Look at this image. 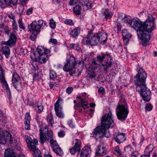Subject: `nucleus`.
Listing matches in <instances>:
<instances>
[{
    "label": "nucleus",
    "mask_w": 157,
    "mask_h": 157,
    "mask_svg": "<svg viewBox=\"0 0 157 157\" xmlns=\"http://www.w3.org/2000/svg\"><path fill=\"white\" fill-rule=\"evenodd\" d=\"M78 2L82 6H84L86 7V9H90L92 8L93 5L92 3L90 2L89 0H71L69 4L71 6L76 4Z\"/></svg>",
    "instance_id": "obj_11"
},
{
    "label": "nucleus",
    "mask_w": 157,
    "mask_h": 157,
    "mask_svg": "<svg viewBox=\"0 0 157 157\" xmlns=\"http://www.w3.org/2000/svg\"><path fill=\"white\" fill-rule=\"evenodd\" d=\"M65 135L64 132L63 130H61L58 132V136L60 137H63Z\"/></svg>",
    "instance_id": "obj_58"
},
{
    "label": "nucleus",
    "mask_w": 157,
    "mask_h": 157,
    "mask_svg": "<svg viewBox=\"0 0 157 157\" xmlns=\"http://www.w3.org/2000/svg\"><path fill=\"white\" fill-rule=\"evenodd\" d=\"M145 86H136V90L139 92L144 101H148L151 98V92Z\"/></svg>",
    "instance_id": "obj_9"
},
{
    "label": "nucleus",
    "mask_w": 157,
    "mask_h": 157,
    "mask_svg": "<svg viewBox=\"0 0 157 157\" xmlns=\"http://www.w3.org/2000/svg\"><path fill=\"white\" fill-rule=\"evenodd\" d=\"M138 155V153L137 151H135L133 152L130 157H137Z\"/></svg>",
    "instance_id": "obj_64"
},
{
    "label": "nucleus",
    "mask_w": 157,
    "mask_h": 157,
    "mask_svg": "<svg viewBox=\"0 0 157 157\" xmlns=\"http://www.w3.org/2000/svg\"><path fill=\"white\" fill-rule=\"evenodd\" d=\"M73 90V89L72 87H68L66 90V92L69 94H70L71 93L72 90Z\"/></svg>",
    "instance_id": "obj_61"
},
{
    "label": "nucleus",
    "mask_w": 157,
    "mask_h": 157,
    "mask_svg": "<svg viewBox=\"0 0 157 157\" xmlns=\"http://www.w3.org/2000/svg\"><path fill=\"white\" fill-rule=\"evenodd\" d=\"M19 27L20 29H22L25 31V27L24 24L23 23L22 20L21 18H20L18 21Z\"/></svg>",
    "instance_id": "obj_43"
},
{
    "label": "nucleus",
    "mask_w": 157,
    "mask_h": 157,
    "mask_svg": "<svg viewBox=\"0 0 157 157\" xmlns=\"http://www.w3.org/2000/svg\"><path fill=\"white\" fill-rule=\"evenodd\" d=\"M99 42H101L103 43H106L107 40V34L103 31L98 32L97 35Z\"/></svg>",
    "instance_id": "obj_21"
},
{
    "label": "nucleus",
    "mask_w": 157,
    "mask_h": 157,
    "mask_svg": "<svg viewBox=\"0 0 157 157\" xmlns=\"http://www.w3.org/2000/svg\"><path fill=\"white\" fill-rule=\"evenodd\" d=\"M30 121H25V128L26 130H29L30 129Z\"/></svg>",
    "instance_id": "obj_50"
},
{
    "label": "nucleus",
    "mask_w": 157,
    "mask_h": 157,
    "mask_svg": "<svg viewBox=\"0 0 157 157\" xmlns=\"http://www.w3.org/2000/svg\"><path fill=\"white\" fill-rule=\"evenodd\" d=\"M134 152L132 146L128 145L124 147L123 153L124 154L126 157L128 156V155L132 154Z\"/></svg>",
    "instance_id": "obj_30"
},
{
    "label": "nucleus",
    "mask_w": 157,
    "mask_h": 157,
    "mask_svg": "<svg viewBox=\"0 0 157 157\" xmlns=\"http://www.w3.org/2000/svg\"><path fill=\"white\" fill-rule=\"evenodd\" d=\"M0 70L1 72L0 73V80L1 82L4 84H5V87L6 88V90L7 93L9 94L10 95H11V92L10 90V89L9 88L8 84L7 83L6 81L5 80V77L4 75L3 74L2 71V67H1Z\"/></svg>",
    "instance_id": "obj_18"
},
{
    "label": "nucleus",
    "mask_w": 157,
    "mask_h": 157,
    "mask_svg": "<svg viewBox=\"0 0 157 157\" xmlns=\"http://www.w3.org/2000/svg\"><path fill=\"white\" fill-rule=\"evenodd\" d=\"M46 22L43 20H39L38 21L37 25L39 26L40 28V29L42 27L45 26L46 25Z\"/></svg>",
    "instance_id": "obj_45"
},
{
    "label": "nucleus",
    "mask_w": 157,
    "mask_h": 157,
    "mask_svg": "<svg viewBox=\"0 0 157 157\" xmlns=\"http://www.w3.org/2000/svg\"><path fill=\"white\" fill-rule=\"evenodd\" d=\"M47 121L51 126H52V125L54 123V121L52 117H47Z\"/></svg>",
    "instance_id": "obj_53"
},
{
    "label": "nucleus",
    "mask_w": 157,
    "mask_h": 157,
    "mask_svg": "<svg viewBox=\"0 0 157 157\" xmlns=\"http://www.w3.org/2000/svg\"><path fill=\"white\" fill-rule=\"evenodd\" d=\"M16 2H13L12 0H0V6L2 8L6 7L8 5H12L14 6Z\"/></svg>",
    "instance_id": "obj_25"
},
{
    "label": "nucleus",
    "mask_w": 157,
    "mask_h": 157,
    "mask_svg": "<svg viewBox=\"0 0 157 157\" xmlns=\"http://www.w3.org/2000/svg\"><path fill=\"white\" fill-rule=\"evenodd\" d=\"M105 58H109L110 60H112V58L110 56V54L107 52L105 54L101 53L100 54L98 55L96 58L97 62L101 63H103Z\"/></svg>",
    "instance_id": "obj_19"
},
{
    "label": "nucleus",
    "mask_w": 157,
    "mask_h": 157,
    "mask_svg": "<svg viewBox=\"0 0 157 157\" xmlns=\"http://www.w3.org/2000/svg\"><path fill=\"white\" fill-rule=\"evenodd\" d=\"M77 98L80 100V101H82V107L84 109H85L86 108H88L89 106L88 104L86 103V102L84 98L82 97H78Z\"/></svg>",
    "instance_id": "obj_36"
},
{
    "label": "nucleus",
    "mask_w": 157,
    "mask_h": 157,
    "mask_svg": "<svg viewBox=\"0 0 157 157\" xmlns=\"http://www.w3.org/2000/svg\"><path fill=\"white\" fill-rule=\"evenodd\" d=\"M86 60L85 59H82L81 60H78L76 62V64H78L79 65H82V66H84L85 63V61Z\"/></svg>",
    "instance_id": "obj_55"
},
{
    "label": "nucleus",
    "mask_w": 157,
    "mask_h": 157,
    "mask_svg": "<svg viewBox=\"0 0 157 157\" xmlns=\"http://www.w3.org/2000/svg\"><path fill=\"white\" fill-rule=\"evenodd\" d=\"M64 23L66 24L69 25L71 26L73 25H74V22L71 19H67L64 21Z\"/></svg>",
    "instance_id": "obj_48"
},
{
    "label": "nucleus",
    "mask_w": 157,
    "mask_h": 157,
    "mask_svg": "<svg viewBox=\"0 0 157 157\" xmlns=\"http://www.w3.org/2000/svg\"><path fill=\"white\" fill-rule=\"evenodd\" d=\"M74 13L76 15H80L81 13V8L79 5H76L73 9Z\"/></svg>",
    "instance_id": "obj_35"
},
{
    "label": "nucleus",
    "mask_w": 157,
    "mask_h": 157,
    "mask_svg": "<svg viewBox=\"0 0 157 157\" xmlns=\"http://www.w3.org/2000/svg\"><path fill=\"white\" fill-rule=\"evenodd\" d=\"M38 33L36 32H33L32 33L30 36V39L31 40L34 41L36 38L37 35L39 33Z\"/></svg>",
    "instance_id": "obj_49"
},
{
    "label": "nucleus",
    "mask_w": 157,
    "mask_h": 157,
    "mask_svg": "<svg viewBox=\"0 0 157 157\" xmlns=\"http://www.w3.org/2000/svg\"><path fill=\"white\" fill-rule=\"evenodd\" d=\"M26 3V1L25 0H22L21 3L20 4V6L18 7L17 13L20 14H22L24 11V5Z\"/></svg>",
    "instance_id": "obj_32"
},
{
    "label": "nucleus",
    "mask_w": 157,
    "mask_h": 157,
    "mask_svg": "<svg viewBox=\"0 0 157 157\" xmlns=\"http://www.w3.org/2000/svg\"><path fill=\"white\" fill-rule=\"evenodd\" d=\"M117 32L118 33L121 31V24L120 23H117Z\"/></svg>",
    "instance_id": "obj_62"
},
{
    "label": "nucleus",
    "mask_w": 157,
    "mask_h": 157,
    "mask_svg": "<svg viewBox=\"0 0 157 157\" xmlns=\"http://www.w3.org/2000/svg\"><path fill=\"white\" fill-rule=\"evenodd\" d=\"M62 99H59L54 104V109L56 114L57 117L60 118L64 117V115L62 111V108L59 104L60 101Z\"/></svg>",
    "instance_id": "obj_12"
},
{
    "label": "nucleus",
    "mask_w": 157,
    "mask_h": 157,
    "mask_svg": "<svg viewBox=\"0 0 157 157\" xmlns=\"http://www.w3.org/2000/svg\"><path fill=\"white\" fill-rule=\"evenodd\" d=\"M113 140L118 144L124 142L126 140L124 133H116L113 135Z\"/></svg>",
    "instance_id": "obj_17"
},
{
    "label": "nucleus",
    "mask_w": 157,
    "mask_h": 157,
    "mask_svg": "<svg viewBox=\"0 0 157 157\" xmlns=\"http://www.w3.org/2000/svg\"><path fill=\"white\" fill-rule=\"evenodd\" d=\"M91 150L90 147L87 146L84 147L81 150L80 154L83 157L84 155H86L90 157L91 153Z\"/></svg>",
    "instance_id": "obj_28"
},
{
    "label": "nucleus",
    "mask_w": 157,
    "mask_h": 157,
    "mask_svg": "<svg viewBox=\"0 0 157 157\" xmlns=\"http://www.w3.org/2000/svg\"><path fill=\"white\" fill-rule=\"evenodd\" d=\"M75 144L74 147L69 149L70 153L72 155H74L77 152H80L81 150V142L79 140L76 139L74 141Z\"/></svg>",
    "instance_id": "obj_14"
},
{
    "label": "nucleus",
    "mask_w": 157,
    "mask_h": 157,
    "mask_svg": "<svg viewBox=\"0 0 157 157\" xmlns=\"http://www.w3.org/2000/svg\"><path fill=\"white\" fill-rule=\"evenodd\" d=\"M147 74L142 68H140L138 73L135 76L134 81L137 86H145L146 85V79Z\"/></svg>",
    "instance_id": "obj_6"
},
{
    "label": "nucleus",
    "mask_w": 157,
    "mask_h": 157,
    "mask_svg": "<svg viewBox=\"0 0 157 157\" xmlns=\"http://www.w3.org/2000/svg\"><path fill=\"white\" fill-rule=\"evenodd\" d=\"M37 25V22L34 21L28 26L29 30L30 32H36L39 33L40 29Z\"/></svg>",
    "instance_id": "obj_20"
},
{
    "label": "nucleus",
    "mask_w": 157,
    "mask_h": 157,
    "mask_svg": "<svg viewBox=\"0 0 157 157\" xmlns=\"http://www.w3.org/2000/svg\"><path fill=\"white\" fill-rule=\"evenodd\" d=\"M14 155L12 151H10L9 150H6L5 152V157H13Z\"/></svg>",
    "instance_id": "obj_44"
},
{
    "label": "nucleus",
    "mask_w": 157,
    "mask_h": 157,
    "mask_svg": "<svg viewBox=\"0 0 157 157\" xmlns=\"http://www.w3.org/2000/svg\"><path fill=\"white\" fill-rule=\"evenodd\" d=\"M8 140H9L10 144L12 143V137L10 133L8 131L2 132L0 135V143L4 144L6 143Z\"/></svg>",
    "instance_id": "obj_10"
},
{
    "label": "nucleus",
    "mask_w": 157,
    "mask_h": 157,
    "mask_svg": "<svg viewBox=\"0 0 157 157\" xmlns=\"http://www.w3.org/2000/svg\"><path fill=\"white\" fill-rule=\"evenodd\" d=\"M153 146V145L151 144L147 146L144 151L146 154L142 155L140 157H150V153L152 152L154 148Z\"/></svg>",
    "instance_id": "obj_26"
},
{
    "label": "nucleus",
    "mask_w": 157,
    "mask_h": 157,
    "mask_svg": "<svg viewBox=\"0 0 157 157\" xmlns=\"http://www.w3.org/2000/svg\"><path fill=\"white\" fill-rule=\"evenodd\" d=\"M114 153L117 156H120L121 155V150L119 147L116 146L115 147Z\"/></svg>",
    "instance_id": "obj_46"
},
{
    "label": "nucleus",
    "mask_w": 157,
    "mask_h": 157,
    "mask_svg": "<svg viewBox=\"0 0 157 157\" xmlns=\"http://www.w3.org/2000/svg\"><path fill=\"white\" fill-rule=\"evenodd\" d=\"M36 100H33L32 101H29V99H27V104L32 106L34 109H36Z\"/></svg>",
    "instance_id": "obj_42"
},
{
    "label": "nucleus",
    "mask_w": 157,
    "mask_h": 157,
    "mask_svg": "<svg viewBox=\"0 0 157 157\" xmlns=\"http://www.w3.org/2000/svg\"><path fill=\"white\" fill-rule=\"evenodd\" d=\"M50 78L54 81L56 79L57 80V75L56 73L54 71L51 70L50 71L49 73Z\"/></svg>",
    "instance_id": "obj_39"
},
{
    "label": "nucleus",
    "mask_w": 157,
    "mask_h": 157,
    "mask_svg": "<svg viewBox=\"0 0 157 157\" xmlns=\"http://www.w3.org/2000/svg\"><path fill=\"white\" fill-rule=\"evenodd\" d=\"M104 15L106 19L111 18L113 15V13L107 9H103Z\"/></svg>",
    "instance_id": "obj_34"
},
{
    "label": "nucleus",
    "mask_w": 157,
    "mask_h": 157,
    "mask_svg": "<svg viewBox=\"0 0 157 157\" xmlns=\"http://www.w3.org/2000/svg\"><path fill=\"white\" fill-rule=\"evenodd\" d=\"M19 79L20 77L19 75L16 71H14L13 75L12 80V84H15V83L18 82H19Z\"/></svg>",
    "instance_id": "obj_33"
},
{
    "label": "nucleus",
    "mask_w": 157,
    "mask_h": 157,
    "mask_svg": "<svg viewBox=\"0 0 157 157\" xmlns=\"http://www.w3.org/2000/svg\"><path fill=\"white\" fill-rule=\"evenodd\" d=\"M15 84H13L16 90L18 92H21L22 90V84L21 82L15 83Z\"/></svg>",
    "instance_id": "obj_37"
},
{
    "label": "nucleus",
    "mask_w": 157,
    "mask_h": 157,
    "mask_svg": "<svg viewBox=\"0 0 157 157\" xmlns=\"http://www.w3.org/2000/svg\"><path fill=\"white\" fill-rule=\"evenodd\" d=\"M27 146L31 152L37 148V147L34 144H33V140L30 137L28 136L26 140Z\"/></svg>",
    "instance_id": "obj_23"
},
{
    "label": "nucleus",
    "mask_w": 157,
    "mask_h": 157,
    "mask_svg": "<svg viewBox=\"0 0 157 157\" xmlns=\"http://www.w3.org/2000/svg\"><path fill=\"white\" fill-rule=\"evenodd\" d=\"M109 58H107L105 60L104 63L102 64L103 67V70L105 71H107L108 68L111 67L113 63Z\"/></svg>",
    "instance_id": "obj_27"
},
{
    "label": "nucleus",
    "mask_w": 157,
    "mask_h": 157,
    "mask_svg": "<svg viewBox=\"0 0 157 157\" xmlns=\"http://www.w3.org/2000/svg\"><path fill=\"white\" fill-rule=\"evenodd\" d=\"M67 61L63 67V70L65 71L69 72V75L72 76L75 73V66L76 62L75 58L73 56H70L69 59H67Z\"/></svg>",
    "instance_id": "obj_5"
},
{
    "label": "nucleus",
    "mask_w": 157,
    "mask_h": 157,
    "mask_svg": "<svg viewBox=\"0 0 157 157\" xmlns=\"http://www.w3.org/2000/svg\"><path fill=\"white\" fill-rule=\"evenodd\" d=\"M132 19H131V17L127 16H125L122 19V21L126 23L129 24L131 25V22Z\"/></svg>",
    "instance_id": "obj_41"
},
{
    "label": "nucleus",
    "mask_w": 157,
    "mask_h": 157,
    "mask_svg": "<svg viewBox=\"0 0 157 157\" xmlns=\"http://www.w3.org/2000/svg\"><path fill=\"white\" fill-rule=\"evenodd\" d=\"M49 42L52 44H56L57 43V40L55 39L51 38L49 40Z\"/></svg>",
    "instance_id": "obj_63"
},
{
    "label": "nucleus",
    "mask_w": 157,
    "mask_h": 157,
    "mask_svg": "<svg viewBox=\"0 0 157 157\" xmlns=\"http://www.w3.org/2000/svg\"><path fill=\"white\" fill-rule=\"evenodd\" d=\"M31 56L33 61H38L40 63H44L51 56L50 51L42 46H38L36 50Z\"/></svg>",
    "instance_id": "obj_2"
},
{
    "label": "nucleus",
    "mask_w": 157,
    "mask_h": 157,
    "mask_svg": "<svg viewBox=\"0 0 157 157\" xmlns=\"http://www.w3.org/2000/svg\"><path fill=\"white\" fill-rule=\"evenodd\" d=\"M98 93L102 95H104L105 94V90L103 87H101L98 90Z\"/></svg>",
    "instance_id": "obj_52"
},
{
    "label": "nucleus",
    "mask_w": 157,
    "mask_h": 157,
    "mask_svg": "<svg viewBox=\"0 0 157 157\" xmlns=\"http://www.w3.org/2000/svg\"><path fill=\"white\" fill-rule=\"evenodd\" d=\"M113 116L111 111H109L108 114H105L102 117L101 125L100 126L105 129L106 131L107 129L113 127L114 125V123L113 120Z\"/></svg>",
    "instance_id": "obj_4"
},
{
    "label": "nucleus",
    "mask_w": 157,
    "mask_h": 157,
    "mask_svg": "<svg viewBox=\"0 0 157 157\" xmlns=\"http://www.w3.org/2000/svg\"><path fill=\"white\" fill-rule=\"evenodd\" d=\"M155 20L151 14L148 16L147 19L144 22L139 20H132L131 26L137 31L138 37L142 40V46L144 47L148 44L152 35V32L156 28Z\"/></svg>",
    "instance_id": "obj_1"
},
{
    "label": "nucleus",
    "mask_w": 157,
    "mask_h": 157,
    "mask_svg": "<svg viewBox=\"0 0 157 157\" xmlns=\"http://www.w3.org/2000/svg\"><path fill=\"white\" fill-rule=\"evenodd\" d=\"M80 32V28L77 27L73 29L70 28L69 33L71 36L73 38H76Z\"/></svg>",
    "instance_id": "obj_24"
},
{
    "label": "nucleus",
    "mask_w": 157,
    "mask_h": 157,
    "mask_svg": "<svg viewBox=\"0 0 157 157\" xmlns=\"http://www.w3.org/2000/svg\"><path fill=\"white\" fill-rule=\"evenodd\" d=\"M31 117L29 113H27L25 116V121H30Z\"/></svg>",
    "instance_id": "obj_56"
},
{
    "label": "nucleus",
    "mask_w": 157,
    "mask_h": 157,
    "mask_svg": "<svg viewBox=\"0 0 157 157\" xmlns=\"http://www.w3.org/2000/svg\"><path fill=\"white\" fill-rule=\"evenodd\" d=\"M31 152L34 157H42L40 151L38 148Z\"/></svg>",
    "instance_id": "obj_38"
},
{
    "label": "nucleus",
    "mask_w": 157,
    "mask_h": 157,
    "mask_svg": "<svg viewBox=\"0 0 157 157\" xmlns=\"http://www.w3.org/2000/svg\"><path fill=\"white\" fill-rule=\"evenodd\" d=\"M44 125V127L43 128H42V129L44 130V131L45 130V132L46 130H47L46 132H45L44 134V136L46 137V139H47V141L50 140V143L52 144L53 142L55 141H54L53 138L52 132L51 130L48 131V126L45 125Z\"/></svg>",
    "instance_id": "obj_15"
},
{
    "label": "nucleus",
    "mask_w": 157,
    "mask_h": 157,
    "mask_svg": "<svg viewBox=\"0 0 157 157\" xmlns=\"http://www.w3.org/2000/svg\"><path fill=\"white\" fill-rule=\"evenodd\" d=\"M44 109V107L41 103L37 104L36 106V111L38 113H40Z\"/></svg>",
    "instance_id": "obj_40"
},
{
    "label": "nucleus",
    "mask_w": 157,
    "mask_h": 157,
    "mask_svg": "<svg viewBox=\"0 0 157 157\" xmlns=\"http://www.w3.org/2000/svg\"><path fill=\"white\" fill-rule=\"evenodd\" d=\"M41 127V126H40V139L41 144H43L46 141L47 139H46V138L44 134L43 133V132H44V130L42 129Z\"/></svg>",
    "instance_id": "obj_31"
},
{
    "label": "nucleus",
    "mask_w": 157,
    "mask_h": 157,
    "mask_svg": "<svg viewBox=\"0 0 157 157\" xmlns=\"http://www.w3.org/2000/svg\"><path fill=\"white\" fill-rule=\"evenodd\" d=\"M116 115L119 120L123 121L127 117L129 112L128 106L125 99L123 98L120 100L116 109Z\"/></svg>",
    "instance_id": "obj_3"
},
{
    "label": "nucleus",
    "mask_w": 157,
    "mask_h": 157,
    "mask_svg": "<svg viewBox=\"0 0 157 157\" xmlns=\"http://www.w3.org/2000/svg\"><path fill=\"white\" fill-rule=\"evenodd\" d=\"M107 3L108 5L113 6L114 4V0H107Z\"/></svg>",
    "instance_id": "obj_60"
},
{
    "label": "nucleus",
    "mask_w": 157,
    "mask_h": 157,
    "mask_svg": "<svg viewBox=\"0 0 157 157\" xmlns=\"http://www.w3.org/2000/svg\"><path fill=\"white\" fill-rule=\"evenodd\" d=\"M152 109V106L149 103H148L145 107V109L146 110L150 111Z\"/></svg>",
    "instance_id": "obj_54"
},
{
    "label": "nucleus",
    "mask_w": 157,
    "mask_h": 157,
    "mask_svg": "<svg viewBox=\"0 0 157 157\" xmlns=\"http://www.w3.org/2000/svg\"><path fill=\"white\" fill-rule=\"evenodd\" d=\"M2 55H4L6 58H8L10 54V50L9 48L7 46H3L0 50Z\"/></svg>",
    "instance_id": "obj_29"
},
{
    "label": "nucleus",
    "mask_w": 157,
    "mask_h": 157,
    "mask_svg": "<svg viewBox=\"0 0 157 157\" xmlns=\"http://www.w3.org/2000/svg\"><path fill=\"white\" fill-rule=\"evenodd\" d=\"M93 136L95 138L97 141H100L104 136L109 137L110 134L109 132L107 133L105 129L100 126L94 129L93 132Z\"/></svg>",
    "instance_id": "obj_8"
},
{
    "label": "nucleus",
    "mask_w": 157,
    "mask_h": 157,
    "mask_svg": "<svg viewBox=\"0 0 157 157\" xmlns=\"http://www.w3.org/2000/svg\"><path fill=\"white\" fill-rule=\"evenodd\" d=\"M96 150L95 155L96 156H103L106 154L107 149L103 144L98 146Z\"/></svg>",
    "instance_id": "obj_16"
},
{
    "label": "nucleus",
    "mask_w": 157,
    "mask_h": 157,
    "mask_svg": "<svg viewBox=\"0 0 157 157\" xmlns=\"http://www.w3.org/2000/svg\"><path fill=\"white\" fill-rule=\"evenodd\" d=\"M50 25L51 28L54 29L56 28V25L55 22L53 20H50Z\"/></svg>",
    "instance_id": "obj_51"
},
{
    "label": "nucleus",
    "mask_w": 157,
    "mask_h": 157,
    "mask_svg": "<svg viewBox=\"0 0 157 157\" xmlns=\"http://www.w3.org/2000/svg\"><path fill=\"white\" fill-rule=\"evenodd\" d=\"M17 37L13 32L10 33L8 40L6 41H2V44L9 45L11 47L13 46L16 44L17 40Z\"/></svg>",
    "instance_id": "obj_13"
},
{
    "label": "nucleus",
    "mask_w": 157,
    "mask_h": 157,
    "mask_svg": "<svg viewBox=\"0 0 157 157\" xmlns=\"http://www.w3.org/2000/svg\"><path fill=\"white\" fill-rule=\"evenodd\" d=\"M12 29L14 32H16L18 30V26L15 21H13L12 24Z\"/></svg>",
    "instance_id": "obj_47"
},
{
    "label": "nucleus",
    "mask_w": 157,
    "mask_h": 157,
    "mask_svg": "<svg viewBox=\"0 0 157 157\" xmlns=\"http://www.w3.org/2000/svg\"><path fill=\"white\" fill-rule=\"evenodd\" d=\"M93 31L91 30L90 31H88L87 37L83 38L82 40L83 44L91 46H96L98 44L99 40L97 36L95 35L93 32Z\"/></svg>",
    "instance_id": "obj_7"
},
{
    "label": "nucleus",
    "mask_w": 157,
    "mask_h": 157,
    "mask_svg": "<svg viewBox=\"0 0 157 157\" xmlns=\"http://www.w3.org/2000/svg\"><path fill=\"white\" fill-rule=\"evenodd\" d=\"M58 82V80H57L56 82H50L49 83V86L51 89L53 88L54 86L55 85L56 82Z\"/></svg>",
    "instance_id": "obj_59"
},
{
    "label": "nucleus",
    "mask_w": 157,
    "mask_h": 157,
    "mask_svg": "<svg viewBox=\"0 0 157 157\" xmlns=\"http://www.w3.org/2000/svg\"><path fill=\"white\" fill-rule=\"evenodd\" d=\"M51 145L53 151L57 155L61 156L63 154V150L58 145L56 141L53 142Z\"/></svg>",
    "instance_id": "obj_22"
},
{
    "label": "nucleus",
    "mask_w": 157,
    "mask_h": 157,
    "mask_svg": "<svg viewBox=\"0 0 157 157\" xmlns=\"http://www.w3.org/2000/svg\"><path fill=\"white\" fill-rule=\"evenodd\" d=\"M68 124L71 128H73L75 127V125L73 123V121L72 119H70L68 121Z\"/></svg>",
    "instance_id": "obj_57"
}]
</instances>
